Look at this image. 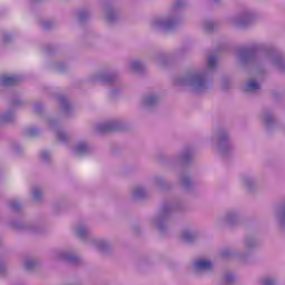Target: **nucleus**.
Listing matches in <instances>:
<instances>
[{"label":"nucleus","instance_id":"obj_1","mask_svg":"<svg viewBox=\"0 0 285 285\" xmlns=\"http://www.w3.org/2000/svg\"><path fill=\"white\" fill-rule=\"evenodd\" d=\"M195 266L196 271H213V263L208 261H197Z\"/></svg>","mask_w":285,"mask_h":285},{"label":"nucleus","instance_id":"obj_2","mask_svg":"<svg viewBox=\"0 0 285 285\" xmlns=\"http://www.w3.org/2000/svg\"><path fill=\"white\" fill-rule=\"evenodd\" d=\"M17 81H19V78L17 76L2 78L3 86H14Z\"/></svg>","mask_w":285,"mask_h":285},{"label":"nucleus","instance_id":"obj_3","mask_svg":"<svg viewBox=\"0 0 285 285\" xmlns=\"http://www.w3.org/2000/svg\"><path fill=\"white\" fill-rule=\"evenodd\" d=\"M193 83L196 86V88H202V86H204V77L202 76L194 77Z\"/></svg>","mask_w":285,"mask_h":285},{"label":"nucleus","instance_id":"obj_4","mask_svg":"<svg viewBox=\"0 0 285 285\" xmlns=\"http://www.w3.org/2000/svg\"><path fill=\"white\" fill-rule=\"evenodd\" d=\"M250 90H259V83H257L255 81L248 82V85L246 87V91L250 92Z\"/></svg>","mask_w":285,"mask_h":285},{"label":"nucleus","instance_id":"obj_5","mask_svg":"<svg viewBox=\"0 0 285 285\" xmlns=\"http://www.w3.org/2000/svg\"><path fill=\"white\" fill-rule=\"evenodd\" d=\"M217 66V59L215 57H209L208 59V68L213 69Z\"/></svg>","mask_w":285,"mask_h":285},{"label":"nucleus","instance_id":"obj_6","mask_svg":"<svg viewBox=\"0 0 285 285\" xmlns=\"http://www.w3.org/2000/svg\"><path fill=\"white\" fill-rule=\"evenodd\" d=\"M78 153H83L85 150H88V146L86 144H80L77 148Z\"/></svg>","mask_w":285,"mask_h":285},{"label":"nucleus","instance_id":"obj_7","mask_svg":"<svg viewBox=\"0 0 285 285\" xmlns=\"http://www.w3.org/2000/svg\"><path fill=\"white\" fill-rule=\"evenodd\" d=\"M33 197H35V199H39V197H41V190L40 189H35L33 190Z\"/></svg>","mask_w":285,"mask_h":285},{"label":"nucleus","instance_id":"obj_8","mask_svg":"<svg viewBox=\"0 0 285 285\" xmlns=\"http://www.w3.org/2000/svg\"><path fill=\"white\" fill-rule=\"evenodd\" d=\"M78 235H79V237H83V235H86V228H79Z\"/></svg>","mask_w":285,"mask_h":285},{"label":"nucleus","instance_id":"obj_9","mask_svg":"<svg viewBox=\"0 0 285 285\" xmlns=\"http://www.w3.org/2000/svg\"><path fill=\"white\" fill-rule=\"evenodd\" d=\"M264 285H275V282H273L272 279H265Z\"/></svg>","mask_w":285,"mask_h":285},{"label":"nucleus","instance_id":"obj_10","mask_svg":"<svg viewBox=\"0 0 285 285\" xmlns=\"http://www.w3.org/2000/svg\"><path fill=\"white\" fill-rule=\"evenodd\" d=\"M102 130H115V127H112V125H108L105 128H102Z\"/></svg>","mask_w":285,"mask_h":285},{"label":"nucleus","instance_id":"obj_11","mask_svg":"<svg viewBox=\"0 0 285 285\" xmlns=\"http://www.w3.org/2000/svg\"><path fill=\"white\" fill-rule=\"evenodd\" d=\"M41 157L42 159H48V151H42Z\"/></svg>","mask_w":285,"mask_h":285},{"label":"nucleus","instance_id":"obj_12","mask_svg":"<svg viewBox=\"0 0 285 285\" xmlns=\"http://www.w3.org/2000/svg\"><path fill=\"white\" fill-rule=\"evenodd\" d=\"M32 265H33V263L27 262L26 267H27V268H32Z\"/></svg>","mask_w":285,"mask_h":285},{"label":"nucleus","instance_id":"obj_13","mask_svg":"<svg viewBox=\"0 0 285 285\" xmlns=\"http://www.w3.org/2000/svg\"><path fill=\"white\" fill-rule=\"evenodd\" d=\"M29 135H37V130H35V129H29Z\"/></svg>","mask_w":285,"mask_h":285},{"label":"nucleus","instance_id":"obj_14","mask_svg":"<svg viewBox=\"0 0 285 285\" xmlns=\"http://www.w3.org/2000/svg\"><path fill=\"white\" fill-rule=\"evenodd\" d=\"M132 67H134V68H139V62H134V63H132Z\"/></svg>","mask_w":285,"mask_h":285},{"label":"nucleus","instance_id":"obj_15","mask_svg":"<svg viewBox=\"0 0 285 285\" xmlns=\"http://www.w3.org/2000/svg\"><path fill=\"white\" fill-rule=\"evenodd\" d=\"M154 101H155V98H149V99L147 100L148 104H153Z\"/></svg>","mask_w":285,"mask_h":285},{"label":"nucleus","instance_id":"obj_16","mask_svg":"<svg viewBox=\"0 0 285 285\" xmlns=\"http://www.w3.org/2000/svg\"><path fill=\"white\" fill-rule=\"evenodd\" d=\"M185 239H190V234H185Z\"/></svg>","mask_w":285,"mask_h":285},{"label":"nucleus","instance_id":"obj_17","mask_svg":"<svg viewBox=\"0 0 285 285\" xmlns=\"http://www.w3.org/2000/svg\"><path fill=\"white\" fill-rule=\"evenodd\" d=\"M179 6H181V3H179V2H177V3L175 4L176 8H179Z\"/></svg>","mask_w":285,"mask_h":285},{"label":"nucleus","instance_id":"obj_18","mask_svg":"<svg viewBox=\"0 0 285 285\" xmlns=\"http://www.w3.org/2000/svg\"><path fill=\"white\" fill-rule=\"evenodd\" d=\"M59 137H60V139H63V134H60V136H59Z\"/></svg>","mask_w":285,"mask_h":285}]
</instances>
